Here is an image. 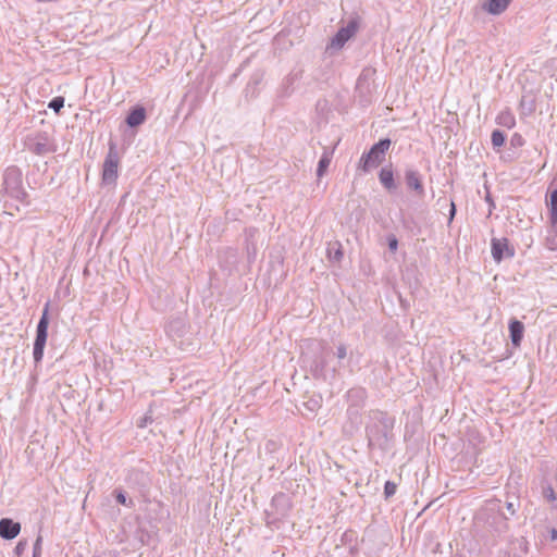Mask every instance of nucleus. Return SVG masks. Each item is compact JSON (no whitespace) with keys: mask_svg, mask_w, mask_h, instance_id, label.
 <instances>
[{"mask_svg":"<svg viewBox=\"0 0 557 557\" xmlns=\"http://www.w3.org/2000/svg\"><path fill=\"white\" fill-rule=\"evenodd\" d=\"M326 253L331 262L341 263L344 258V250L341 242L335 240L329 243Z\"/></svg>","mask_w":557,"mask_h":557,"instance_id":"f3484780","label":"nucleus"},{"mask_svg":"<svg viewBox=\"0 0 557 557\" xmlns=\"http://www.w3.org/2000/svg\"><path fill=\"white\" fill-rule=\"evenodd\" d=\"M508 329H509V337H510L511 344L516 348L520 347L521 342L523 339V335H524L523 323L521 321L517 320L516 318H512L509 321Z\"/></svg>","mask_w":557,"mask_h":557,"instance_id":"4468645a","label":"nucleus"},{"mask_svg":"<svg viewBox=\"0 0 557 557\" xmlns=\"http://www.w3.org/2000/svg\"><path fill=\"white\" fill-rule=\"evenodd\" d=\"M512 0H487L483 4V9L490 14L499 15L502 14L511 3Z\"/></svg>","mask_w":557,"mask_h":557,"instance_id":"dca6fc26","label":"nucleus"},{"mask_svg":"<svg viewBox=\"0 0 557 557\" xmlns=\"http://www.w3.org/2000/svg\"><path fill=\"white\" fill-rule=\"evenodd\" d=\"M457 212L456 205L454 201H450V209H449V223L453 221L455 214Z\"/></svg>","mask_w":557,"mask_h":557,"instance_id":"c9c22d12","label":"nucleus"},{"mask_svg":"<svg viewBox=\"0 0 557 557\" xmlns=\"http://www.w3.org/2000/svg\"><path fill=\"white\" fill-rule=\"evenodd\" d=\"M542 494L548 502H555L557 499L556 493L550 484L542 486Z\"/></svg>","mask_w":557,"mask_h":557,"instance_id":"a878e982","label":"nucleus"},{"mask_svg":"<svg viewBox=\"0 0 557 557\" xmlns=\"http://www.w3.org/2000/svg\"><path fill=\"white\" fill-rule=\"evenodd\" d=\"M325 367H326V361L324 358L315 359L311 367L313 376L314 377L323 376Z\"/></svg>","mask_w":557,"mask_h":557,"instance_id":"4be33fe9","label":"nucleus"},{"mask_svg":"<svg viewBox=\"0 0 557 557\" xmlns=\"http://www.w3.org/2000/svg\"><path fill=\"white\" fill-rule=\"evenodd\" d=\"M347 396L350 400H354V401H363L367 397V393H366V389L364 388H361V387H357V388H351L347 392Z\"/></svg>","mask_w":557,"mask_h":557,"instance_id":"5701e85b","label":"nucleus"},{"mask_svg":"<svg viewBox=\"0 0 557 557\" xmlns=\"http://www.w3.org/2000/svg\"><path fill=\"white\" fill-rule=\"evenodd\" d=\"M309 408L310 410H313V404H310Z\"/></svg>","mask_w":557,"mask_h":557,"instance_id":"37998d69","label":"nucleus"},{"mask_svg":"<svg viewBox=\"0 0 557 557\" xmlns=\"http://www.w3.org/2000/svg\"><path fill=\"white\" fill-rule=\"evenodd\" d=\"M520 106H521V107H527V103H524V97L521 99V101H520Z\"/></svg>","mask_w":557,"mask_h":557,"instance_id":"79ce46f5","label":"nucleus"},{"mask_svg":"<svg viewBox=\"0 0 557 557\" xmlns=\"http://www.w3.org/2000/svg\"><path fill=\"white\" fill-rule=\"evenodd\" d=\"M491 250L496 262H500L505 257L511 258L515 255V249L509 246V240L506 237L492 238Z\"/></svg>","mask_w":557,"mask_h":557,"instance_id":"9d476101","label":"nucleus"},{"mask_svg":"<svg viewBox=\"0 0 557 557\" xmlns=\"http://www.w3.org/2000/svg\"><path fill=\"white\" fill-rule=\"evenodd\" d=\"M392 145L389 138H381L377 143L362 153L357 170L362 173H369L372 169L377 168L385 160V154Z\"/></svg>","mask_w":557,"mask_h":557,"instance_id":"20e7f679","label":"nucleus"},{"mask_svg":"<svg viewBox=\"0 0 557 557\" xmlns=\"http://www.w3.org/2000/svg\"><path fill=\"white\" fill-rule=\"evenodd\" d=\"M49 309L50 301H47L44 306L41 317L36 326V336L33 348V357L35 364L40 363L44 358V351L48 338V327L50 323Z\"/></svg>","mask_w":557,"mask_h":557,"instance_id":"39448f33","label":"nucleus"},{"mask_svg":"<svg viewBox=\"0 0 557 557\" xmlns=\"http://www.w3.org/2000/svg\"><path fill=\"white\" fill-rule=\"evenodd\" d=\"M292 509L290 497L285 493H276L271 500L270 509L265 510L268 524L280 521L287 517Z\"/></svg>","mask_w":557,"mask_h":557,"instance_id":"423d86ee","label":"nucleus"},{"mask_svg":"<svg viewBox=\"0 0 557 557\" xmlns=\"http://www.w3.org/2000/svg\"><path fill=\"white\" fill-rule=\"evenodd\" d=\"M64 97L62 96H57V97H53L49 103H48V108L53 110L57 114L60 113L61 109L64 107Z\"/></svg>","mask_w":557,"mask_h":557,"instance_id":"b1692460","label":"nucleus"},{"mask_svg":"<svg viewBox=\"0 0 557 557\" xmlns=\"http://www.w3.org/2000/svg\"><path fill=\"white\" fill-rule=\"evenodd\" d=\"M309 408L310 410H313V404H310Z\"/></svg>","mask_w":557,"mask_h":557,"instance_id":"c03bdc74","label":"nucleus"},{"mask_svg":"<svg viewBox=\"0 0 557 557\" xmlns=\"http://www.w3.org/2000/svg\"><path fill=\"white\" fill-rule=\"evenodd\" d=\"M332 156L333 151L329 150H324V152L322 153L317 166V175L319 177H322L326 173L332 160Z\"/></svg>","mask_w":557,"mask_h":557,"instance_id":"6ab92c4d","label":"nucleus"},{"mask_svg":"<svg viewBox=\"0 0 557 557\" xmlns=\"http://www.w3.org/2000/svg\"><path fill=\"white\" fill-rule=\"evenodd\" d=\"M27 148L36 156H45L57 150L55 145L49 141V136L46 132H39L34 138H28Z\"/></svg>","mask_w":557,"mask_h":557,"instance_id":"1a4fd4ad","label":"nucleus"},{"mask_svg":"<svg viewBox=\"0 0 557 557\" xmlns=\"http://www.w3.org/2000/svg\"><path fill=\"white\" fill-rule=\"evenodd\" d=\"M359 26L360 17L358 15L350 17L347 24L342 26L332 38L331 46L338 49L343 48L357 34Z\"/></svg>","mask_w":557,"mask_h":557,"instance_id":"6e6552de","label":"nucleus"},{"mask_svg":"<svg viewBox=\"0 0 557 557\" xmlns=\"http://www.w3.org/2000/svg\"><path fill=\"white\" fill-rule=\"evenodd\" d=\"M546 206L549 211V222L553 226H555L557 224V188L552 190L547 196Z\"/></svg>","mask_w":557,"mask_h":557,"instance_id":"a211bd4d","label":"nucleus"},{"mask_svg":"<svg viewBox=\"0 0 557 557\" xmlns=\"http://www.w3.org/2000/svg\"><path fill=\"white\" fill-rule=\"evenodd\" d=\"M21 531V523L11 518L0 519V537L4 540H13Z\"/></svg>","mask_w":557,"mask_h":557,"instance_id":"ddd939ff","label":"nucleus"},{"mask_svg":"<svg viewBox=\"0 0 557 557\" xmlns=\"http://www.w3.org/2000/svg\"><path fill=\"white\" fill-rule=\"evenodd\" d=\"M509 530V517L503 511L499 499L487 500L474 515L473 534L488 548L506 540Z\"/></svg>","mask_w":557,"mask_h":557,"instance_id":"f257e3e1","label":"nucleus"},{"mask_svg":"<svg viewBox=\"0 0 557 557\" xmlns=\"http://www.w3.org/2000/svg\"><path fill=\"white\" fill-rule=\"evenodd\" d=\"M499 124L508 128L513 127L516 124L513 115H511L510 113H502L499 115Z\"/></svg>","mask_w":557,"mask_h":557,"instance_id":"393cba45","label":"nucleus"},{"mask_svg":"<svg viewBox=\"0 0 557 557\" xmlns=\"http://www.w3.org/2000/svg\"><path fill=\"white\" fill-rule=\"evenodd\" d=\"M491 141L494 149H498L504 146L506 141V134L500 129H494L491 135Z\"/></svg>","mask_w":557,"mask_h":557,"instance_id":"412c9836","label":"nucleus"},{"mask_svg":"<svg viewBox=\"0 0 557 557\" xmlns=\"http://www.w3.org/2000/svg\"><path fill=\"white\" fill-rule=\"evenodd\" d=\"M41 544H42V537L41 535H38L33 547V555L36 557H41Z\"/></svg>","mask_w":557,"mask_h":557,"instance_id":"2f4dec72","label":"nucleus"},{"mask_svg":"<svg viewBox=\"0 0 557 557\" xmlns=\"http://www.w3.org/2000/svg\"><path fill=\"white\" fill-rule=\"evenodd\" d=\"M486 201L490 202L491 207H495L490 194H487V196H486Z\"/></svg>","mask_w":557,"mask_h":557,"instance_id":"ea45409f","label":"nucleus"},{"mask_svg":"<svg viewBox=\"0 0 557 557\" xmlns=\"http://www.w3.org/2000/svg\"><path fill=\"white\" fill-rule=\"evenodd\" d=\"M113 495L115 497V500L127 508H133L135 506V503L132 498H129L125 491L122 488H115L113 491Z\"/></svg>","mask_w":557,"mask_h":557,"instance_id":"aec40b11","label":"nucleus"},{"mask_svg":"<svg viewBox=\"0 0 557 557\" xmlns=\"http://www.w3.org/2000/svg\"><path fill=\"white\" fill-rule=\"evenodd\" d=\"M520 106H521V107H527V103H524V97L521 99V101H520Z\"/></svg>","mask_w":557,"mask_h":557,"instance_id":"a19ab883","label":"nucleus"},{"mask_svg":"<svg viewBox=\"0 0 557 557\" xmlns=\"http://www.w3.org/2000/svg\"><path fill=\"white\" fill-rule=\"evenodd\" d=\"M108 146L109 150L102 165V183L107 185L116 182L120 164V153L116 144L113 140H109Z\"/></svg>","mask_w":557,"mask_h":557,"instance_id":"0eeeda50","label":"nucleus"},{"mask_svg":"<svg viewBox=\"0 0 557 557\" xmlns=\"http://www.w3.org/2000/svg\"><path fill=\"white\" fill-rule=\"evenodd\" d=\"M27 542L26 541H20L17 545L14 548V552L17 556H20L26 548Z\"/></svg>","mask_w":557,"mask_h":557,"instance_id":"f704fd0d","label":"nucleus"},{"mask_svg":"<svg viewBox=\"0 0 557 557\" xmlns=\"http://www.w3.org/2000/svg\"><path fill=\"white\" fill-rule=\"evenodd\" d=\"M335 356H336V358L338 359V361L341 363L342 360H344L347 357V346L345 344H343V343H339L336 346Z\"/></svg>","mask_w":557,"mask_h":557,"instance_id":"c85d7f7f","label":"nucleus"},{"mask_svg":"<svg viewBox=\"0 0 557 557\" xmlns=\"http://www.w3.org/2000/svg\"><path fill=\"white\" fill-rule=\"evenodd\" d=\"M366 77H367V74H366V71H363L358 78V86L361 85L362 81L366 79Z\"/></svg>","mask_w":557,"mask_h":557,"instance_id":"58836bf2","label":"nucleus"},{"mask_svg":"<svg viewBox=\"0 0 557 557\" xmlns=\"http://www.w3.org/2000/svg\"><path fill=\"white\" fill-rule=\"evenodd\" d=\"M152 422V417L151 416H148L146 414L145 417H143L138 423H137V426L138 428H146L148 423H151Z\"/></svg>","mask_w":557,"mask_h":557,"instance_id":"72a5a7b5","label":"nucleus"},{"mask_svg":"<svg viewBox=\"0 0 557 557\" xmlns=\"http://www.w3.org/2000/svg\"><path fill=\"white\" fill-rule=\"evenodd\" d=\"M387 246L392 252H395L398 248V239L395 235L387 236Z\"/></svg>","mask_w":557,"mask_h":557,"instance_id":"473e14b6","label":"nucleus"},{"mask_svg":"<svg viewBox=\"0 0 557 557\" xmlns=\"http://www.w3.org/2000/svg\"><path fill=\"white\" fill-rule=\"evenodd\" d=\"M395 419L383 411H373L370 421L366 426L368 447L370 449H379L387 451L394 438Z\"/></svg>","mask_w":557,"mask_h":557,"instance_id":"f03ea898","label":"nucleus"},{"mask_svg":"<svg viewBox=\"0 0 557 557\" xmlns=\"http://www.w3.org/2000/svg\"><path fill=\"white\" fill-rule=\"evenodd\" d=\"M397 490V485L392 481H386L384 484V496L385 498H389L395 495Z\"/></svg>","mask_w":557,"mask_h":557,"instance_id":"cd10ccee","label":"nucleus"},{"mask_svg":"<svg viewBox=\"0 0 557 557\" xmlns=\"http://www.w3.org/2000/svg\"><path fill=\"white\" fill-rule=\"evenodd\" d=\"M510 145L512 147H522L524 145V138L520 134L515 133L510 138Z\"/></svg>","mask_w":557,"mask_h":557,"instance_id":"7c9ffc66","label":"nucleus"},{"mask_svg":"<svg viewBox=\"0 0 557 557\" xmlns=\"http://www.w3.org/2000/svg\"><path fill=\"white\" fill-rule=\"evenodd\" d=\"M0 194L8 196L22 205L29 203V196L23 186V174L16 165L8 166L2 175Z\"/></svg>","mask_w":557,"mask_h":557,"instance_id":"7ed1b4c3","label":"nucleus"},{"mask_svg":"<svg viewBox=\"0 0 557 557\" xmlns=\"http://www.w3.org/2000/svg\"><path fill=\"white\" fill-rule=\"evenodd\" d=\"M549 534L552 541H557V530L555 528L550 529Z\"/></svg>","mask_w":557,"mask_h":557,"instance_id":"4c0bfd02","label":"nucleus"},{"mask_svg":"<svg viewBox=\"0 0 557 557\" xmlns=\"http://www.w3.org/2000/svg\"><path fill=\"white\" fill-rule=\"evenodd\" d=\"M505 507L508 512V517H512L517 513L518 507H519V500H506Z\"/></svg>","mask_w":557,"mask_h":557,"instance_id":"bb28decb","label":"nucleus"},{"mask_svg":"<svg viewBox=\"0 0 557 557\" xmlns=\"http://www.w3.org/2000/svg\"><path fill=\"white\" fill-rule=\"evenodd\" d=\"M405 183L408 189L414 191L416 196L422 198L425 194L424 186L422 183L421 174L413 169H408L405 172Z\"/></svg>","mask_w":557,"mask_h":557,"instance_id":"9b49d317","label":"nucleus"},{"mask_svg":"<svg viewBox=\"0 0 557 557\" xmlns=\"http://www.w3.org/2000/svg\"><path fill=\"white\" fill-rule=\"evenodd\" d=\"M297 78V74L294 76H289L286 79V90L292 86L293 82Z\"/></svg>","mask_w":557,"mask_h":557,"instance_id":"e433bc0d","label":"nucleus"},{"mask_svg":"<svg viewBox=\"0 0 557 557\" xmlns=\"http://www.w3.org/2000/svg\"><path fill=\"white\" fill-rule=\"evenodd\" d=\"M379 181L382 184V186L388 190L394 191L397 188V185L395 183L394 178V172L392 169V164L383 166L379 172Z\"/></svg>","mask_w":557,"mask_h":557,"instance_id":"2eb2a0df","label":"nucleus"},{"mask_svg":"<svg viewBox=\"0 0 557 557\" xmlns=\"http://www.w3.org/2000/svg\"><path fill=\"white\" fill-rule=\"evenodd\" d=\"M183 329H184V323H183V320H181V319L173 320L169 324V330L171 332L172 331L183 332Z\"/></svg>","mask_w":557,"mask_h":557,"instance_id":"c756f323","label":"nucleus"},{"mask_svg":"<svg viewBox=\"0 0 557 557\" xmlns=\"http://www.w3.org/2000/svg\"><path fill=\"white\" fill-rule=\"evenodd\" d=\"M147 120V110L141 104L133 106L125 117V123L131 128L143 125Z\"/></svg>","mask_w":557,"mask_h":557,"instance_id":"f8f14e48","label":"nucleus"}]
</instances>
